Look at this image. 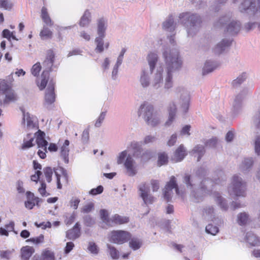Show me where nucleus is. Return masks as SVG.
Listing matches in <instances>:
<instances>
[{
	"label": "nucleus",
	"mask_w": 260,
	"mask_h": 260,
	"mask_svg": "<svg viewBox=\"0 0 260 260\" xmlns=\"http://www.w3.org/2000/svg\"><path fill=\"white\" fill-rule=\"evenodd\" d=\"M162 56L166 64L165 72L161 66L157 67L151 81V86L156 89L162 86L164 76V88L167 89L172 88L173 85V74L182 67V62L177 50L165 48L162 52Z\"/></svg>",
	"instance_id": "nucleus-1"
},
{
	"label": "nucleus",
	"mask_w": 260,
	"mask_h": 260,
	"mask_svg": "<svg viewBox=\"0 0 260 260\" xmlns=\"http://www.w3.org/2000/svg\"><path fill=\"white\" fill-rule=\"evenodd\" d=\"M130 146L132 155H127V151L125 150L119 153L117 163L118 165L124 163L126 175L130 177H133L137 174L138 169L136 161L133 156L136 159H140L141 161H144L148 160L151 157L152 153L148 149H143L141 144L139 142H132Z\"/></svg>",
	"instance_id": "nucleus-2"
},
{
	"label": "nucleus",
	"mask_w": 260,
	"mask_h": 260,
	"mask_svg": "<svg viewBox=\"0 0 260 260\" xmlns=\"http://www.w3.org/2000/svg\"><path fill=\"white\" fill-rule=\"evenodd\" d=\"M196 178V177L185 174L183 177V182L186 184L187 187L192 191V194L194 198V202L198 203L203 200L205 194L210 191L209 186L213 185V182L211 180L205 178L200 184L201 192L198 190L195 191L194 189L197 186Z\"/></svg>",
	"instance_id": "nucleus-3"
},
{
	"label": "nucleus",
	"mask_w": 260,
	"mask_h": 260,
	"mask_svg": "<svg viewBox=\"0 0 260 260\" xmlns=\"http://www.w3.org/2000/svg\"><path fill=\"white\" fill-rule=\"evenodd\" d=\"M180 23L185 27L188 37H193L199 31L202 22L201 16L190 12H183L179 14Z\"/></svg>",
	"instance_id": "nucleus-4"
},
{
	"label": "nucleus",
	"mask_w": 260,
	"mask_h": 260,
	"mask_svg": "<svg viewBox=\"0 0 260 260\" xmlns=\"http://www.w3.org/2000/svg\"><path fill=\"white\" fill-rule=\"evenodd\" d=\"M214 26L217 28L224 27L226 33L233 36L239 32L241 24L240 21L232 18V13H229L220 17Z\"/></svg>",
	"instance_id": "nucleus-5"
},
{
	"label": "nucleus",
	"mask_w": 260,
	"mask_h": 260,
	"mask_svg": "<svg viewBox=\"0 0 260 260\" xmlns=\"http://www.w3.org/2000/svg\"><path fill=\"white\" fill-rule=\"evenodd\" d=\"M138 115L144 120L146 124L152 127L160 123V116L154 111L153 106L148 103L141 105L138 111Z\"/></svg>",
	"instance_id": "nucleus-6"
},
{
	"label": "nucleus",
	"mask_w": 260,
	"mask_h": 260,
	"mask_svg": "<svg viewBox=\"0 0 260 260\" xmlns=\"http://www.w3.org/2000/svg\"><path fill=\"white\" fill-rule=\"evenodd\" d=\"M55 54L51 49L48 50L46 52L45 59L43 62V67L44 69L41 75V83L38 82V85L40 90L44 89L48 82L49 72L52 71V67L54 61Z\"/></svg>",
	"instance_id": "nucleus-7"
},
{
	"label": "nucleus",
	"mask_w": 260,
	"mask_h": 260,
	"mask_svg": "<svg viewBox=\"0 0 260 260\" xmlns=\"http://www.w3.org/2000/svg\"><path fill=\"white\" fill-rule=\"evenodd\" d=\"M246 183L238 175H234L232 179L231 184L228 188L230 194L236 197H245Z\"/></svg>",
	"instance_id": "nucleus-8"
},
{
	"label": "nucleus",
	"mask_w": 260,
	"mask_h": 260,
	"mask_svg": "<svg viewBox=\"0 0 260 260\" xmlns=\"http://www.w3.org/2000/svg\"><path fill=\"white\" fill-rule=\"evenodd\" d=\"M179 104L183 114L188 112L189 107L190 95L189 92L183 87H178L176 88Z\"/></svg>",
	"instance_id": "nucleus-9"
},
{
	"label": "nucleus",
	"mask_w": 260,
	"mask_h": 260,
	"mask_svg": "<svg viewBox=\"0 0 260 260\" xmlns=\"http://www.w3.org/2000/svg\"><path fill=\"white\" fill-rule=\"evenodd\" d=\"M54 84L55 82L52 80H50L45 93L44 106L48 109L51 108L52 104L55 102Z\"/></svg>",
	"instance_id": "nucleus-10"
},
{
	"label": "nucleus",
	"mask_w": 260,
	"mask_h": 260,
	"mask_svg": "<svg viewBox=\"0 0 260 260\" xmlns=\"http://www.w3.org/2000/svg\"><path fill=\"white\" fill-rule=\"evenodd\" d=\"M131 237V234L127 232L113 231L111 233L110 241L115 244H121L127 242Z\"/></svg>",
	"instance_id": "nucleus-11"
},
{
	"label": "nucleus",
	"mask_w": 260,
	"mask_h": 260,
	"mask_svg": "<svg viewBox=\"0 0 260 260\" xmlns=\"http://www.w3.org/2000/svg\"><path fill=\"white\" fill-rule=\"evenodd\" d=\"M173 188L175 189L176 194H179V188L176 183V178L174 176H172L170 181L166 184L164 191V198L167 202H170L171 200Z\"/></svg>",
	"instance_id": "nucleus-12"
},
{
	"label": "nucleus",
	"mask_w": 260,
	"mask_h": 260,
	"mask_svg": "<svg viewBox=\"0 0 260 260\" xmlns=\"http://www.w3.org/2000/svg\"><path fill=\"white\" fill-rule=\"evenodd\" d=\"M138 192L145 204H152L154 201V198L149 194V187L145 182L138 186Z\"/></svg>",
	"instance_id": "nucleus-13"
},
{
	"label": "nucleus",
	"mask_w": 260,
	"mask_h": 260,
	"mask_svg": "<svg viewBox=\"0 0 260 260\" xmlns=\"http://www.w3.org/2000/svg\"><path fill=\"white\" fill-rule=\"evenodd\" d=\"M256 10L255 0H243L239 6V10L241 13L252 14Z\"/></svg>",
	"instance_id": "nucleus-14"
},
{
	"label": "nucleus",
	"mask_w": 260,
	"mask_h": 260,
	"mask_svg": "<svg viewBox=\"0 0 260 260\" xmlns=\"http://www.w3.org/2000/svg\"><path fill=\"white\" fill-rule=\"evenodd\" d=\"M152 73V71L148 70L147 68H144L142 69L140 76V82L143 88H146L151 85L150 76Z\"/></svg>",
	"instance_id": "nucleus-15"
},
{
	"label": "nucleus",
	"mask_w": 260,
	"mask_h": 260,
	"mask_svg": "<svg viewBox=\"0 0 260 260\" xmlns=\"http://www.w3.org/2000/svg\"><path fill=\"white\" fill-rule=\"evenodd\" d=\"M36 118L34 117L30 116V115L28 113H25L23 112V119L21 124L24 126V128L26 129H31L33 128H38V126L35 122Z\"/></svg>",
	"instance_id": "nucleus-16"
},
{
	"label": "nucleus",
	"mask_w": 260,
	"mask_h": 260,
	"mask_svg": "<svg viewBox=\"0 0 260 260\" xmlns=\"http://www.w3.org/2000/svg\"><path fill=\"white\" fill-rule=\"evenodd\" d=\"M167 110L169 113V118L166 122V125L169 126L175 119L177 113V106L174 101H171L169 103Z\"/></svg>",
	"instance_id": "nucleus-17"
},
{
	"label": "nucleus",
	"mask_w": 260,
	"mask_h": 260,
	"mask_svg": "<svg viewBox=\"0 0 260 260\" xmlns=\"http://www.w3.org/2000/svg\"><path fill=\"white\" fill-rule=\"evenodd\" d=\"M5 98L3 101L0 100L1 105H8L11 103H14L18 100V96L15 91L12 89H8L5 93Z\"/></svg>",
	"instance_id": "nucleus-18"
},
{
	"label": "nucleus",
	"mask_w": 260,
	"mask_h": 260,
	"mask_svg": "<svg viewBox=\"0 0 260 260\" xmlns=\"http://www.w3.org/2000/svg\"><path fill=\"white\" fill-rule=\"evenodd\" d=\"M245 92L239 93L235 98L233 104L232 111L234 114H238L242 107V101L244 99Z\"/></svg>",
	"instance_id": "nucleus-19"
},
{
	"label": "nucleus",
	"mask_w": 260,
	"mask_h": 260,
	"mask_svg": "<svg viewBox=\"0 0 260 260\" xmlns=\"http://www.w3.org/2000/svg\"><path fill=\"white\" fill-rule=\"evenodd\" d=\"M37 133H38V135L37 136L36 142L37 144L38 148H42L44 151H45V152H47V147L48 146V143L45 139V133L42 132L40 130H38V131L35 134Z\"/></svg>",
	"instance_id": "nucleus-20"
},
{
	"label": "nucleus",
	"mask_w": 260,
	"mask_h": 260,
	"mask_svg": "<svg viewBox=\"0 0 260 260\" xmlns=\"http://www.w3.org/2000/svg\"><path fill=\"white\" fill-rule=\"evenodd\" d=\"M231 44V41L227 39H222L214 47V52L215 53L220 54L229 47Z\"/></svg>",
	"instance_id": "nucleus-21"
},
{
	"label": "nucleus",
	"mask_w": 260,
	"mask_h": 260,
	"mask_svg": "<svg viewBox=\"0 0 260 260\" xmlns=\"http://www.w3.org/2000/svg\"><path fill=\"white\" fill-rule=\"evenodd\" d=\"M80 225L79 222H77L73 228L68 230L66 232V237L69 240H75L80 236Z\"/></svg>",
	"instance_id": "nucleus-22"
},
{
	"label": "nucleus",
	"mask_w": 260,
	"mask_h": 260,
	"mask_svg": "<svg viewBox=\"0 0 260 260\" xmlns=\"http://www.w3.org/2000/svg\"><path fill=\"white\" fill-rule=\"evenodd\" d=\"M202 216L207 221H212L215 218L214 207L211 205L205 206L203 209Z\"/></svg>",
	"instance_id": "nucleus-23"
},
{
	"label": "nucleus",
	"mask_w": 260,
	"mask_h": 260,
	"mask_svg": "<svg viewBox=\"0 0 260 260\" xmlns=\"http://www.w3.org/2000/svg\"><path fill=\"white\" fill-rule=\"evenodd\" d=\"M253 164V157L245 158L240 165V170L245 174L247 173L251 170Z\"/></svg>",
	"instance_id": "nucleus-24"
},
{
	"label": "nucleus",
	"mask_w": 260,
	"mask_h": 260,
	"mask_svg": "<svg viewBox=\"0 0 260 260\" xmlns=\"http://www.w3.org/2000/svg\"><path fill=\"white\" fill-rule=\"evenodd\" d=\"M204 146L202 145H197L189 152L190 154L195 157H197V161H199L205 153Z\"/></svg>",
	"instance_id": "nucleus-25"
},
{
	"label": "nucleus",
	"mask_w": 260,
	"mask_h": 260,
	"mask_svg": "<svg viewBox=\"0 0 260 260\" xmlns=\"http://www.w3.org/2000/svg\"><path fill=\"white\" fill-rule=\"evenodd\" d=\"M35 136L31 133L27 134L23 139V143L22 144L20 149L22 150H26L35 145L33 143L35 139Z\"/></svg>",
	"instance_id": "nucleus-26"
},
{
	"label": "nucleus",
	"mask_w": 260,
	"mask_h": 260,
	"mask_svg": "<svg viewBox=\"0 0 260 260\" xmlns=\"http://www.w3.org/2000/svg\"><path fill=\"white\" fill-rule=\"evenodd\" d=\"M146 59L149 67L148 70L153 72L158 60L157 54L153 52H150L148 54Z\"/></svg>",
	"instance_id": "nucleus-27"
},
{
	"label": "nucleus",
	"mask_w": 260,
	"mask_h": 260,
	"mask_svg": "<svg viewBox=\"0 0 260 260\" xmlns=\"http://www.w3.org/2000/svg\"><path fill=\"white\" fill-rule=\"evenodd\" d=\"M26 196L27 201L24 203L25 206L28 209H32L36 205L35 201L38 200V197H35L34 194L30 191H26Z\"/></svg>",
	"instance_id": "nucleus-28"
},
{
	"label": "nucleus",
	"mask_w": 260,
	"mask_h": 260,
	"mask_svg": "<svg viewBox=\"0 0 260 260\" xmlns=\"http://www.w3.org/2000/svg\"><path fill=\"white\" fill-rule=\"evenodd\" d=\"M245 239L246 241L251 246H256L260 245V240L259 238L251 232L246 233Z\"/></svg>",
	"instance_id": "nucleus-29"
},
{
	"label": "nucleus",
	"mask_w": 260,
	"mask_h": 260,
	"mask_svg": "<svg viewBox=\"0 0 260 260\" xmlns=\"http://www.w3.org/2000/svg\"><path fill=\"white\" fill-rule=\"evenodd\" d=\"M69 144L70 141L66 140L60 148V156L66 164L69 163Z\"/></svg>",
	"instance_id": "nucleus-30"
},
{
	"label": "nucleus",
	"mask_w": 260,
	"mask_h": 260,
	"mask_svg": "<svg viewBox=\"0 0 260 260\" xmlns=\"http://www.w3.org/2000/svg\"><path fill=\"white\" fill-rule=\"evenodd\" d=\"M217 67V63L212 60H207L203 68V75H205L215 70Z\"/></svg>",
	"instance_id": "nucleus-31"
},
{
	"label": "nucleus",
	"mask_w": 260,
	"mask_h": 260,
	"mask_svg": "<svg viewBox=\"0 0 260 260\" xmlns=\"http://www.w3.org/2000/svg\"><path fill=\"white\" fill-rule=\"evenodd\" d=\"M91 15L88 10H86L81 17L79 25L81 27H87L91 21Z\"/></svg>",
	"instance_id": "nucleus-32"
},
{
	"label": "nucleus",
	"mask_w": 260,
	"mask_h": 260,
	"mask_svg": "<svg viewBox=\"0 0 260 260\" xmlns=\"http://www.w3.org/2000/svg\"><path fill=\"white\" fill-rule=\"evenodd\" d=\"M186 154V150L183 145L181 144L175 152V159L176 161H180L184 158Z\"/></svg>",
	"instance_id": "nucleus-33"
},
{
	"label": "nucleus",
	"mask_w": 260,
	"mask_h": 260,
	"mask_svg": "<svg viewBox=\"0 0 260 260\" xmlns=\"http://www.w3.org/2000/svg\"><path fill=\"white\" fill-rule=\"evenodd\" d=\"M176 23H174L172 16H169L162 23L163 28L168 31L173 32L175 28Z\"/></svg>",
	"instance_id": "nucleus-34"
},
{
	"label": "nucleus",
	"mask_w": 260,
	"mask_h": 260,
	"mask_svg": "<svg viewBox=\"0 0 260 260\" xmlns=\"http://www.w3.org/2000/svg\"><path fill=\"white\" fill-rule=\"evenodd\" d=\"M128 218L126 216H120L118 214H115L111 217V225L112 224H121L127 223L128 222Z\"/></svg>",
	"instance_id": "nucleus-35"
},
{
	"label": "nucleus",
	"mask_w": 260,
	"mask_h": 260,
	"mask_svg": "<svg viewBox=\"0 0 260 260\" xmlns=\"http://www.w3.org/2000/svg\"><path fill=\"white\" fill-rule=\"evenodd\" d=\"M21 257L23 260H28L29 257L34 253L35 249L33 247L26 246L21 248Z\"/></svg>",
	"instance_id": "nucleus-36"
},
{
	"label": "nucleus",
	"mask_w": 260,
	"mask_h": 260,
	"mask_svg": "<svg viewBox=\"0 0 260 260\" xmlns=\"http://www.w3.org/2000/svg\"><path fill=\"white\" fill-rule=\"evenodd\" d=\"M107 28L106 22L104 18H100L98 21V34L99 36L105 37Z\"/></svg>",
	"instance_id": "nucleus-37"
},
{
	"label": "nucleus",
	"mask_w": 260,
	"mask_h": 260,
	"mask_svg": "<svg viewBox=\"0 0 260 260\" xmlns=\"http://www.w3.org/2000/svg\"><path fill=\"white\" fill-rule=\"evenodd\" d=\"M105 37L98 36L95 39V43L96 44V48L95 51L96 53H102L104 50V38Z\"/></svg>",
	"instance_id": "nucleus-38"
},
{
	"label": "nucleus",
	"mask_w": 260,
	"mask_h": 260,
	"mask_svg": "<svg viewBox=\"0 0 260 260\" xmlns=\"http://www.w3.org/2000/svg\"><path fill=\"white\" fill-rule=\"evenodd\" d=\"M41 17L44 22L49 26H51L53 25V23L52 22L51 19L49 16V14L47 12V9L45 7H43L41 10Z\"/></svg>",
	"instance_id": "nucleus-39"
},
{
	"label": "nucleus",
	"mask_w": 260,
	"mask_h": 260,
	"mask_svg": "<svg viewBox=\"0 0 260 260\" xmlns=\"http://www.w3.org/2000/svg\"><path fill=\"white\" fill-rule=\"evenodd\" d=\"M249 220V214L246 212L240 213L237 216V222L240 225L246 224Z\"/></svg>",
	"instance_id": "nucleus-40"
},
{
	"label": "nucleus",
	"mask_w": 260,
	"mask_h": 260,
	"mask_svg": "<svg viewBox=\"0 0 260 260\" xmlns=\"http://www.w3.org/2000/svg\"><path fill=\"white\" fill-rule=\"evenodd\" d=\"M108 252L111 258L113 259H117L119 257V252L115 247L109 244H107Z\"/></svg>",
	"instance_id": "nucleus-41"
},
{
	"label": "nucleus",
	"mask_w": 260,
	"mask_h": 260,
	"mask_svg": "<svg viewBox=\"0 0 260 260\" xmlns=\"http://www.w3.org/2000/svg\"><path fill=\"white\" fill-rule=\"evenodd\" d=\"M52 36V31L46 26H44L43 29L40 33V36L43 39H48L51 38Z\"/></svg>",
	"instance_id": "nucleus-42"
},
{
	"label": "nucleus",
	"mask_w": 260,
	"mask_h": 260,
	"mask_svg": "<svg viewBox=\"0 0 260 260\" xmlns=\"http://www.w3.org/2000/svg\"><path fill=\"white\" fill-rule=\"evenodd\" d=\"M253 141L254 152L257 156H260V135H256Z\"/></svg>",
	"instance_id": "nucleus-43"
},
{
	"label": "nucleus",
	"mask_w": 260,
	"mask_h": 260,
	"mask_svg": "<svg viewBox=\"0 0 260 260\" xmlns=\"http://www.w3.org/2000/svg\"><path fill=\"white\" fill-rule=\"evenodd\" d=\"M216 201L220 208L223 210H227L228 205L225 202V200L218 194L216 197Z\"/></svg>",
	"instance_id": "nucleus-44"
},
{
	"label": "nucleus",
	"mask_w": 260,
	"mask_h": 260,
	"mask_svg": "<svg viewBox=\"0 0 260 260\" xmlns=\"http://www.w3.org/2000/svg\"><path fill=\"white\" fill-rule=\"evenodd\" d=\"M42 260H55V256L54 253L49 250L44 251L41 256Z\"/></svg>",
	"instance_id": "nucleus-45"
},
{
	"label": "nucleus",
	"mask_w": 260,
	"mask_h": 260,
	"mask_svg": "<svg viewBox=\"0 0 260 260\" xmlns=\"http://www.w3.org/2000/svg\"><path fill=\"white\" fill-rule=\"evenodd\" d=\"M129 245L134 250H136L141 247L142 243L139 239L134 238L129 241Z\"/></svg>",
	"instance_id": "nucleus-46"
},
{
	"label": "nucleus",
	"mask_w": 260,
	"mask_h": 260,
	"mask_svg": "<svg viewBox=\"0 0 260 260\" xmlns=\"http://www.w3.org/2000/svg\"><path fill=\"white\" fill-rule=\"evenodd\" d=\"M246 79V74L245 73H243L241 75L238 76L236 79L232 82V85L234 87H238L242 84Z\"/></svg>",
	"instance_id": "nucleus-47"
},
{
	"label": "nucleus",
	"mask_w": 260,
	"mask_h": 260,
	"mask_svg": "<svg viewBox=\"0 0 260 260\" xmlns=\"http://www.w3.org/2000/svg\"><path fill=\"white\" fill-rule=\"evenodd\" d=\"M228 0H216L214 4L211 6L213 10L217 12L220 9L221 6H224Z\"/></svg>",
	"instance_id": "nucleus-48"
},
{
	"label": "nucleus",
	"mask_w": 260,
	"mask_h": 260,
	"mask_svg": "<svg viewBox=\"0 0 260 260\" xmlns=\"http://www.w3.org/2000/svg\"><path fill=\"white\" fill-rule=\"evenodd\" d=\"M83 218L84 224L87 226H92L95 223V219L90 215H85Z\"/></svg>",
	"instance_id": "nucleus-49"
},
{
	"label": "nucleus",
	"mask_w": 260,
	"mask_h": 260,
	"mask_svg": "<svg viewBox=\"0 0 260 260\" xmlns=\"http://www.w3.org/2000/svg\"><path fill=\"white\" fill-rule=\"evenodd\" d=\"M101 218L102 220L107 224H111V218H108V211L105 209H102L100 211Z\"/></svg>",
	"instance_id": "nucleus-50"
},
{
	"label": "nucleus",
	"mask_w": 260,
	"mask_h": 260,
	"mask_svg": "<svg viewBox=\"0 0 260 260\" xmlns=\"http://www.w3.org/2000/svg\"><path fill=\"white\" fill-rule=\"evenodd\" d=\"M168 157L167 155L165 153H160L158 155V165L161 166L162 165H166L168 163Z\"/></svg>",
	"instance_id": "nucleus-51"
},
{
	"label": "nucleus",
	"mask_w": 260,
	"mask_h": 260,
	"mask_svg": "<svg viewBox=\"0 0 260 260\" xmlns=\"http://www.w3.org/2000/svg\"><path fill=\"white\" fill-rule=\"evenodd\" d=\"M206 233L210 234L212 235H216L219 231L218 228L216 226H213L211 224H209L206 226L205 229Z\"/></svg>",
	"instance_id": "nucleus-52"
},
{
	"label": "nucleus",
	"mask_w": 260,
	"mask_h": 260,
	"mask_svg": "<svg viewBox=\"0 0 260 260\" xmlns=\"http://www.w3.org/2000/svg\"><path fill=\"white\" fill-rule=\"evenodd\" d=\"M94 210V204L89 203L84 205L81 209V212L83 213H88Z\"/></svg>",
	"instance_id": "nucleus-53"
},
{
	"label": "nucleus",
	"mask_w": 260,
	"mask_h": 260,
	"mask_svg": "<svg viewBox=\"0 0 260 260\" xmlns=\"http://www.w3.org/2000/svg\"><path fill=\"white\" fill-rule=\"evenodd\" d=\"M42 68V67L41 66V64L39 62H37L36 64H35L31 70V74L34 76H38L39 74V73L41 71V69Z\"/></svg>",
	"instance_id": "nucleus-54"
},
{
	"label": "nucleus",
	"mask_w": 260,
	"mask_h": 260,
	"mask_svg": "<svg viewBox=\"0 0 260 260\" xmlns=\"http://www.w3.org/2000/svg\"><path fill=\"white\" fill-rule=\"evenodd\" d=\"M88 249L92 254H97L99 253L98 247L94 242H90L89 243Z\"/></svg>",
	"instance_id": "nucleus-55"
},
{
	"label": "nucleus",
	"mask_w": 260,
	"mask_h": 260,
	"mask_svg": "<svg viewBox=\"0 0 260 260\" xmlns=\"http://www.w3.org/2000/svg\"><path fill=\"white\" fill-rule=\"evenodd\" d=\"M44 174L48 182H50L52 180L53 171L50 167H47L44 169Z\"/></svg>",
	"instance_id": "nucleus-56"
},
{
	"label": "nucleus",
	"mask_w": 260,
	"mask_h": 260,
	"mask_svg": "<svg viewBox=\"0 0 260 260\" xmlns=\"http://www.w3.org/2000/svg\"><path fill=\"white\" fill-rule=\"evenodd\" d=\"M44 241V236L41 234L39 237L35 238H31L26 240V242H31L34 244H38L42 243Z\"/></svg>",
	"instance_id": "nucleus-57"
},
{
	"label": "nucleus",
	"mask_w": 260,
	"mask_h": 260,
	"mask_svg": "<svg viewBox=\"0 0 260 260\" xmlns=\"http://www.w3.org/2000/svg\"><path fill=\"white\" fill-rule=\"evenodd\" d=\"M218 139L216 138H212L208 140L205 142V145L206 147L210 148L215 147L217 144Z\"/></svg>",
	"instance_id": "nucleus-58"
},
{
	"label": "nucleus",
	"mask_w": 260,
	"mask_h": 260,
	"mask_svg": "<svg viewBox=\"0 0 260 260\" xmlns=\"http://www.w3.org/2000/svg\"><path fill=\"white\" fill-rule=\"evenodd\" d=\"M106 112H102L100 114L99 118H98L97 120L96 121V122L95 123L94 125L95 127H99L101 126V124L106 117Z\"/></svg>",
	"instance_id": "nucleus-59"
},
{
	"label": "nucleus",
	"mask_w": 260,
	"mask_h": 260,
	"mask_svg": "<svg viewBox=\"0 0 260 260\" xmlns=\"http://www.w3.org/2000/svg\"><path fill=\"white\" fill-rule=\"evenodd\" d=\"M253 123L255 127L260 130V109L253 117Z\"/></svg>",
	"instance_id": "nucleus-60"
},
{
	"label": "nucleus",
	"mask_w": 260,
	"mask_h": 260,
	"mask_svg": "<svg viewBox=\"0 0 260 260\" xmlns=\"http://www.w3.org/2000/svg\"><path fill=\"white\" fill-rule=\"evenodd\" d=\"M103 187L102 185H99L96 188L91 189L89 191V193L92 195L99 194L103 191Z\"/></svg>",
	"instance_id": "nucleus-61"
},
{
	"label": "nucleus",
	"mask_w": 260,
	"mask_h": 260,
	"mask_svg": "<svg viewBox=\"0 0 260 260\" xmlns=\"http://www.w3.org/2000/svg\"><path fill=\"white\" fill-rule=\"evenodd\" d=\"M0 7L6 10H10L12 7V4L7 0H0Z\"/></svg>",
	"instance_id": "nucleus-62"
},
{
	"label": "nucleus",
	"mask_w": 260,
	"mask_h": 260,
	"mask_svg": "<svg viewBox=\"0 0 260 260\" xmlns=\"http://www.w3.org/2000/svg\"><path fill=\"white\" fill-rule=\"evenodd\" d=\"M89 134L88 129H85L82 133V141L83 143H87L89 140Z\"/></svg>",
	"instance_id": "nucleus-63"
},
{
	"label": "nucleus",
	"mask_w": 260,
	"mask_h": 260,
	"mask_svg": "<svg viewBox=\"0 0 260 260\" xmlns=\"http://www.w3.org/2000/svg\"><path fill=\"white\" fill-rule=\"evenodd\" d=\"M80 200L77 198H73L70 201V206L74 209H77Z\"/></svg>",
	"instance_id": "nucleus-64"
}]
</instances>
